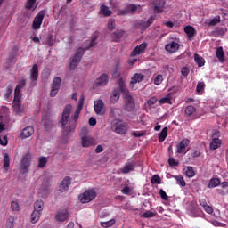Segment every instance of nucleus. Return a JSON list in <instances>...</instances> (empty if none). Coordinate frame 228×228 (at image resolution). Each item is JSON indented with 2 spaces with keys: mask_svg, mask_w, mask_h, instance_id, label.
Wrapping results in <instances>:
<instances>
[{
  "mask_svg": "<svg viewBox=\"0 0 228 228\" xmlns=\"http://www.w3.org/2000/svg\"><path fill=\"white\" fill-rule=\"evenodd\" d=\"M216 24H220V16H216L208 23L209 26H216Z\"/></svg>",
  "mask_w": 228,
  "mask_h": 228,
  "instance_id": "51",
  "label": "nucleus"
},
{
  "mask_svg": "<svg viewBox=\"0 0 228 228\" xmlns=\"http://www.w3.org/2000/svg\"><path fill=\"white\" fill-rule=\"evenodd\" d=\"M110 81V77L108 74L103 73L100 76V77L96 78L94 83V88H99V86H106Z\"/></svg>",
  "mask_w": 228,
  "mask_h": 228,
  "instance_id": "11",
  "label": "nucleus"
},
{
  "mask_svg": "<svg viewBox=\"0 0 228 228\" xmlns=\"http://www.w3.org/2000/svg\"><path fill=\"white\" fill-rule=\"evenodd\" d=\"M163 83V75L159 74L155 77L154 78V85H156V86H159V85H161Z\"/></svg>",
  "mask_w": 228,
  "mask_h": 228,
  "instance_id": "47",
  "label": "nucleus"
},
{
  "mask_svg": "<svg viewBox=\"0 0 228 228\" xmlns=\"http://www.w3.org/2000/svg\"><path fill=\"white\" fill-rule=\"evenodd\" d=\"M59 90H60V89H56V88H54V87H52V90H51V92H50V95H51L52 97H56V95H57Z\"/></svg>",
  "mask_w": 228,
  "mask_h": 228,
  "instance_id": "63",
  "label": "nucleus"
},
{
  "mask_svg": "<svg viewBox=\"0 0 228 228\" xmlns=\"http://www.w3.org/2000/svg\"><path fill=\"white\" fill-rule=\"evenodd\" d=\"M26 86V79H22L20 81L19 85L16 86L14 90V95L18 97H21L20 95V90H22Z\"/></svg>",
  "mask_w": 228,
  "mask_h": 228,
  "instance_id": "32",
  "label": "nucleus"
},
{
  "mask_svg": "<svg viewBox=\"0 0 228 228\" xmlns=\"http://www.w3.org/2000/svg\"><path fill=\"white\" fill-rule=\"evenodd\" d=\"M86 53V49L83 47H79L73 56L71 62L69 63V70H76V68L81 63V60Z\"/></svg>",
  "mask_w": 228,
  "mask_h": 228,
  "instance_id": "5",
  "label": "nucleus"
},
{
  "mask_svg": "<svg viewBox=\"0 0 228 228\" xmlns=\"http://www.w3.org/2000/svg\"><path fill=\"white\" fill-rule=\"evenodd\" d=\"M100 13L102 15H103V17H111V15H113V12H111V10H110V7L102 4L100 7Z\"/></svg>",
  "mask_w": 228,
  "mask_h": 228,
  "instance_id": "29",
  "label": "nucleus"
},
{
  "mask_svg": "<svg viewBox=\"0 0 228 228\" xmlns=\"http://www.w3.org/2000/svg\"><path fill=\"white\" fill-rule=\"evenodd\" d=\"M143 53V44H141L139 46L137 45L131 53V58H134V56H138V54H142Z\"/></svg>",
  "mask_w": 228,
  "mask_h": 228,
  "instance_id": "33",
  "label": "nucleus"
},
{
  "mask_svg": "<svg viewBox=\"0 0 228 228\" xmlns=\"http://www.w3.org/2000/svg\"><path fill=\"white\" fill-rule=\"evenodd\" d=\"M45 165H47V159L45 157H39L37 167L44 168V167H45Z\"/></svg>",
  "mask_w": 228,
  "mask_h": 228,
  "instance_id": "44",
  "label": "nucleus"
},
{
  "mask_svg": "<svg viewBox=\"0 0 228 228\" xmlns=\"http://www.w3.org/2000/svg\"><path fill=\"white\" fill-rule=\"evenodd\" d=\"M189 145H190V141L188 139L182 140L176 146V149H177L176 152L178 154H183V152L186 151V147H188Z\"/></svg>",
  "mask_w": 228,
  "mask_h": 228,
  "instance_id": "20",
  "label": "nucleus"
},
{
  "mask_svg": "<svg viewBox=\"0 0 228 228\" xmlns=\"http://www.w3.org/2000/svg\"><path fill=\"white\" fill-rule=\"evenodd\" d=\"M168 163H169V167H179V161L175 160L172 157L168 159Z\"/></svg>",
  "mask_w": 228,
  "mask_h": 228,
  "instance_id": "54",
  "label": "nucleus"
},
{
  "mask_svg": "<svg viewBox=\"0 0 228 228\" xmlns=\"http://www.w3.org/2000/svg\"><path fill=\"white\" fill-rule=\"evenodd\" d=\"M119 63L117 62L113 68V76H117V77H118V76H120V73H118V67Z\"/></svg>",
  "mask_w": 228,
  "mask_h": 228,
  "instance_id": "59",
  "label": "nucleus"
},
{
  "mask_svg": "<svg viewBox=\"0 0 228 228\" xmlns=\"http://www.w3.org/2000/svg\"><path fill=\"white\" fill-rule=\"evenodd\" d=\"M94 111L96 115H104V102L102 100L94 101Z\"/></svg>",
  "mask_w": 228,
  "mask_h": 228,
  "instance_id": "16",
  "label": "nucleus"
},
{
  "mask_svg": "<svg viewBox=\"0 0 228 228\" xmlns=\"http://www.w3.org/2000/svg\"><path fill=\"white\" fill-rule=\"evenodd\" d=\"M95 44H97V43L94 40L91 39L89 45L83 49H86V51H88V49H90L91 47H94L95 45Z\"/></svg>",
  "mask_w": 228,
  "mask_h": 228,
  "instance_id": "64",
  "label": "nucleus"
},
{
  "mask_svg": "<svg viewBox=\"0 0 228 228\" xmlns=\"http://www.w3.org/2000/svg\"><path fill=\"white\" fill-rule=\"evenodd\" d=\"M194 61H196L198 67H204L206 61L198 53L194 54Z\"/></svg>",
  "mask_w": 228,
  "mask_h": 228,
  "instance_id": "37",
  "label": "nucleus"
},
{
  "mask_svg": "<svg viewBox=\"0 0 228 228\" xmlns=\"http://www.w3.org/2000/svg\"><path fill=\"white\" fill-rule=\"evenodd\" d=\"M154 20H156V15L150 16L149 19L143 22V29H147V28H150L151 24L154 23Z\"/></svg>",
  "mask_w": 228,
  "mask_h": 228,
  "instance_id": "38",
  "label": "nucleus"
},
{
  "mask_svg": "<svg viewBox=\"0 0 228 228\" xmlns=\"http://www.w3.org/2000/svg\"><path fill=\"white\" fill-rule=\"evenodd\" d=\"M142 81H143V75L135 73V74L132 77L131 81H130V86H131V88H134V86H136V84L142 83Z\"/></svg>",
  "mask_w": 228,
  "mask_h": 228,
  "instance_id": "23",
  "label": "nucleus"
},
{
  "mask_svg": "<svg viewBox=\"0 0 228 228\" xmlns=\"http://www.w3.org/2000/svg\"><path fill=\"white\" fill-rule=\"evenodd\" d=\"M60 86H61V77H56L53 79L52 88H55L57 90H60Z\"/></svg>",
  "mask_w": 228,
  "mask_h": 228,
  "instance_id": "41",
  "label": "nucleus"
},
{
  "mask_svg": "<svg viewBox=\"0 0 228 228\" xmlns=\"http://www.w3.org/2000/svg\"><path fill=\"white\" fill-rule=\"evenodd\" d=\"M44 211V202L42 200H38L34 203V211L31 214V224H37L38 220H40V216H42V212Z\"/></svg>",
  "mask_w": 228,
  "mask_h": 228,
  "instance_id": "3",
  "label": "nucleus"
},
{
  "mask_svg": "<svg viewBox=\"0 0 228 228\" xmlns=\"http://www.w3.org/2000/svg\"><path fill=\"white\" fill-rule=\"evenodd\" d=\"M151 184H161V177L158 175H153L151 177Z\"/></svg>",
  "mask_w": 228,
  "mask_h": 228,
  "instance_id": "49",
  "label": "nucleus"
},
{
  "mask_svg": "<svg viewBox=\"0 0 228 228\" xmlns=\"http://www.w3.org/2000/svg\"><path fill=\"white\" fill-rule=\"evenodd\" d=\"M156 215H158L156 211H146L143 213V218H153V216H156Z\"/></svg>",
  "mask_w": 228,
  "mask_h": 228,
  "instance_id": "50",
  "label": "nucleus"
},
{
  "mask_svg": "<svg viewBox=\"0 0 228 228\" xmlns=\"http://www.w3.org/2000/svg\"><path fill=\"white\" fill-rule=\"evenodd\" d=\"M29 79L32 83L38 81V64H34L30 69Z\"/></svg>",
  "mask_w": 228,
  "mask_h": 228,
  "instance_id": "15",
  "label": "nucleus"
},
{
  "mask_svg": "<svg viewBox=\"0 0 228 228\" xmlns=\"http://www.w3.org/2000/svg\"><path fill=\"white\" fill-rule=\"evenodd\" d=\"M195 113H197V108L193 105H188L184 110V116L187 118L192 117V118H199V117H195Z\"/></svg>",
  "mask_w": 228,
  "mask_h": 228,
  "instance_id": "18",
  "label": "nucleus"
},
{
  "mask_svg": "<svg viewBox=\"0 0 228 228\" xmlns=\"http://www.w3.org/2000/svg\"><path fill=\"white\" fill-rule=\"evenodd\" d=\"M158 102V98L156 97H151L150 100H148V105L149 106H154Z\"/></svg>",
  "mask_w": 228,
  "mask_h": 228,
  "instance_id": "62",
  "label": "nucleus"
},
{
  "mask_svg": "<svg viewBox=\"0 0 228 228\" xmlns=\"http://www.w3.org/2000/svg\"><path fill=\"white\" fill-rule=\"evenodd\" d=\"M35 134V128L33 126H27L21 132V138H29Z\"/></svg>",
  "mask_w": 228,
  "mask_h": 228,
  "instance_id": "25",
  "label": "nucleus"
},
{
  "mask_svg": "<svg viewBox=\"0 0 228 228\" xmlns=\"http://www.w3.org/2000/svg\"><path fill=\"white\" fill-rule=\"evenodd\" d=\"M216 56L221 63L225 61V54L224 53V47L219 46L216 48Z\"/></svg>",
  "mask_w": 228,
  "mask_h": 228,
  "instance_id": "28",
  "label": "nucleus"
},
{
  "mask_svg": "<svg viewBox=\"0 0 228 228\" xmlns=\"http://www.w3.org/2000/svg\"><path fill=\"white\" fill-rule=\"evenodd\" d=\"M111 129L118 134H126L127 131V125L120 119H116L112 123Z\"/></svg>",
  "mask_w": 228,
  "mask_h": 228,
  "instance_id": "6",
  "label": "nucleus"
},
{
  "mask_svg": "<svg viewBox=\"0 0 228 228\" xmlns=\"http://www.w3.org/2000/svg\"><path fill=\"white\" fill-rule=\"evenodd\" d=\"M134 162H127L126 163L125 167L121 169L122 174H129V172H133L134 170Z\"/></svg>",
  "mask_w": 228,
  "mask_h": 228,
  "instance_id": "30",
  "label": "nucleus"
},
{
  "mask_svg": "<svg viewBox=\"0 0 228 228\" xmlns=\"http://www.w3.org/2000/svg\"><path fill=\"white\" fill-rule=\"evenodd\" d=\"M70 113H72V105L68 104L65 106L61 118L59 121L61 127L67 133V134H69V133H72V131L76 129V123H72V121H69V120H70Z\"/></svg>",
  "mask_w": 228,
  "mask_h": 228,
  "instance_id": "1",
  "label": "nucleus"
},
{
  "mask_svg": "<svg viewBox=\"0 0 228 228\" xmlns=\"http://www.w3.org/2000/svg\"><path fill=\"white\" fill-rule=\"evenodd\" d=\"M138 10V6L135 4H127L124 9L118 11L117 15L126 17V15H131Z\"/></svg>",
  "mask_w": 228,
  "mask_h": 228,
  "instance_id": "10",
  "label": "nucleus"
},
{
  "mask_svg": "<svg viewBox=\"0 0 228 228\" xmlns=\"http://www.w3.org/2000/svg\"><path fill=\"white\" fill-rule=\"evenodd\" d=\"M37 0H27L25 3L26 10H36L37 9Z\"/></svg>",
  "mask_w": 228,
  "mask_h": 228,
  "instance_id": "36",
  "label": "nucleus"
},
{
  "mask_svg": "<svg viewBox=\"0 0 228 228\" xmlns=\"http://www.w3.org/2000/svg\"><path fill=\"white\" fill-rule=\"evenodd\" d=\"M180 45L175 41H172L171 43L166 45L165 49L167 53H177L179 51Z\"/></svg>",
  "mask_w": 228,
  "mask_h": 228,
  "instance_id": "21",
  "label": "nucleus"
},
{
  "mask_svg": "<svg viewBox=\"0 0 228 228\" xmlns=\"http://www.w3.org/2000/svg\"><path fill=\"white\" fill-rule=\"evenodd\" d=\"M121 192L123 195H129L131 193V188L129 186H125L122 190Z\"/></svg>",
  "mask_w": 228,
  "mask_h": 228,
  "instance_id": "60",
  "label": "nucleus"
},
{
  "mask_svg": "<svg viewBox=\"0 0 228 228\" xmlns=\"http://www.w3.org/2000/svg\"><path fill=\"white\" fill-rule=\"evenodd\" d=\"M69 219V210L67 208L57 211L55 215V220L57 222H65Z\"/></svg>",
  "mask_w": 228,
  "mask_h": 228,
  "instance_id": "13",
  "label": "nucleus"
},
{
  "mask_svg": "<svg viewBox=\"0 0 228 228\" xmlns=\"http://www.w3.org/2000/svg\"><path fill=\"white\" fill-rule=\"evenodd\" d=\"M126 35V31L123 29H117L111 34L113 42H120L121 38Z\"/></svg>",
  "mask_w": 228,
  "mask_h": 228,
  "instance_id": "22",
  "label": "nucleus"
},
{
  "mask_svg": "<svg viewBox=\"0 0 228 228\" xmlns=\"http://www.w3.org/2000/svg\"><path fill=\"white\" fill-rule=\"evenodd\" d=\"M81 142L83 147H92V145H95V140L90 136H83Z\"/></svg>",
  "mask_w": 228,
  "mask_h": 228,
  "instance_id": "24",
  "label": "nucleus"
},
{
  "mask_svg": "<svg viewBox=\"0 0 228 228\" xmlns=\"http://www.w3.org/2000/svg\"><path fill=\"white\" fill-rule=\"evenodd\" d=\"M181 74L183 76V77H188V74H190V69H188V67L182 68Z\"/></svg>",
  "mask_w": 228,
  "mask_h": 228,
  "instance_id": "56",
  "label": "nucleus"
},
{
  "mask_svg": "<svg viewBox=\"0 0 228 228\" xmlns=\"http://www.w3.org/2000/svg\"><path fill=\"white\" fill-rule=\"evenodd\" d=\"M159 104H172V94H168L166 97L159 101Z\"/></svg>",
  "mask_w": 228,
  "mask_h": 228,
  "instance_id": "40",
  "label": "nucleus"
},
{
  "mask_svg": "<svg viewBox=\"0 0 228 228\" xmlns=\"http://www.w3.org/2000/svg\"><path fill=\"white\" fill-rule=\"evenodd\" d=\"M221 188L216 189L218 195H228V182H223L220 184Z\"/></svg>",
  "mask_w": 228,
  "mask_h": 228,
  "instance_id": "27",
  "label": "nucleus"
},
{
  "mask_svg": "<svg viewBox=\"0 0 228 228\" xmlns=\"http://www.w3.org/2000/svg\"><path fill=\"white\" fill-rule=\"evenodd\" d=\"M11 208L12 211H20V207L17 201L11 202Z\"/></svg>",
  "mask_w": 228,
  "mask_h": 228,
  "instance_id": "52",
  "label": "nucleus"
},
{
  "mask_svg": "<svg viewBox=\"0 0 228 228\" xmlns=\"http://www.w3.org/2000/svg\"><path fill=\"white\" fill-rule=\"evenodd\" d=\"M15 217L12 216H10L9 218L7 219L5 227L6 228H14L15 227Z\"/></svg>",
  "mask_w": 228,
  "mask_h": 228,
  "instance_id": "42",
  "label": "nucleus"
},
{
  "mask_svg": "<svg viewBox=\"0 0 228 228\" xmlns=\"http://www.w3.org/2000/svg\"><path fill=\"white\" fill-rule=\"evenodd\" d=\"M97 197V191L95 189L91 188L86 190L85 192L78 196V200L82 204H88V202H92V200H95Z\"/></svg>",
  "mask_w": 228,
  "mask_h": 228,
  "instance_id": "4",
  "label": "nucleus"
},
{
  "mask_svg": "<svg viewBox=\"0 0 228 228\" xmlns=\"http://www.w3.org/2000/svg\"><path fill=\"white\" fill-rule=\"evenodd\" d=\"M159 195L163 200H168V195H167V192L163 189L159 190Z\"/></svg>",
  "mask_w": 228,
  "mask_h": 228,
  "instance_id": "58",
  "label": "nucleus"
},
{
  "mask_svg": "<svg viewBox=\"0 0 228 228\" xmlns=\"http://www.w3.org/2000/svg\"><path fill=\"white\" fill-rule=\"evenodd\" d=\"M222 145V141L218 138H214L210 142L211 151H216Z\"/></svg>",
  "mask_w": 228,
  "mask_h": 228,
  "instance_id": "34",
  "label": "nucleus"
},
{
  "mask_svg": "<svg viewBox=\"0 0 228 228\" xmlns=\"http://www.w3.org/2000/svg\"><path fill=\"white\" fill-rule=\"evenodd\" d=\"M101 226L107 228V227H111L112 225H115V219H111L110 221L107 222H101Z\"/></svg>",
  "mask_w": 228,
  "mask_h": 228,
  "instance_id": "46",
  "label": "nucleus"
},
{
  "mask_svg": "<svg viewBox=\"0 0 228 228\" xmlns=\"http://www.w3.org/2000/svg\"><path fill=\"white\" fill-rule=\"evenodd\" d=\"M83 106H85V96L82 94L79 98L78 105L73 116V120L75 123L77 122V120L79 119V113H81V110H83Z\"/></svg>",
  "mask_w": 228,
  "mask_h": 228,
  "instance_id": "12",
  "label": "nucleus"
},
{
  "mask_svg": "<svg viewBox=\"0 0 228 228\" xmlns=\"http://www.w3.org/2000/svg\"><path fill=\"white\" fill-rule=\"evenodd\" d=\"M20 99L21 96H16L14 95V99H13V110L19 115V113H22L23 111V108L22 105L20 104Z\"/></svg>",
  "mask_w": 228,
  "mask_h": 228,
  "instance_id": "14",
  "label": "nucleus"
},
{
  "mask_svg": "<svg viewBox=\"0 0 228 228\" xmlns=\"http://www.w3.org/2000/svg\"><path fill=\"white\" fill-rule=\"evenodd\" d=\"M220 184H222V183L219 178H212L209 181L208 188H216V186H220Z\"/></svg>",
  "mask_w": 228,
  "mask_h": 228,
  "instance_id": "39",
  "label": "nucleus"
},
{
  "mask_svg": "<svg viewBox=\"0 0 228 228\" xmlns=\"http://www.w3.org/2000/svg\"><path fill=\"white\" fill-rule=\"evenodd\" d=\"M30 165H31V154L27 153L21 160V165H20L21 174H28V172H29Z\"/></svg>",
  "mask_w": 228,
  "mask_h": 228,
  "instance_id": "9",
  "label": "nucleus"
},
{
  "mask_svg": "<svg viewBox=\"0 0 228 228\" xmlns=\"http://www.w3.org/2000/svg\"><path fill=\"white\" fill-rule=\"evenodd\" d=\"M53 35L49 34L46 40V44L47 45H49V47H53V45L54 44V41H53Z\"/></svg>",
  "mask_w": 228,
  "mask_h": 228,
  "instance_id": "57",
  "label": "nucleus"
},
{
  "mask_svg": "<svg viewBox=\"0 0 228 228\" xmlns=\"http://www.w3.org/2000/svg\"><path fill=\"white\" fill-rule=\"evenodd\" d=\"M183 29H184V33H186L189 40H193V38L195 37V33H196L195 28L188 25V26L184 27Z\"/></svg>",
  "mask_w": 228,
  "mask_h": 228,
  "instance_id": "26",
  "label": "nucleus"
},
{
  "mask_svg": "<svg viewBox=\"0 0 228 228\" xmlns=\"http://www.w3.org/2000/svg\"><path fill=\"white\" fill-rule=\"evenodd\" d=\"M167 136H168V127H164L161 133L159 134V142L161 143L164 140H167Z\"/></svg>",
  "mask_w": 228,
  "mask_h": 228,
  "instance_id": "35",
  "label": "nucleus"
},
{
  "mask_svg": "<svg viewBox=\"0 0 228 228\" xmlns=\"http://www.w3.org/2000/svg\"><path fill=\"white\" fill-rule=\"evenodd\" d=\"M118 85L121 88L123 99L125 101V110H126V111H134L136 104L134 103V100L133 99V96H131L129 90L126 87V83H124L122 77L118 80Z\"/></svg>",
  "mask_w": 228,
  "mask_h": 228,
  "instance_id": "2",
  "label": "nucleus"
},
{
  "mask_svg": "<svg viewBox=\"0 0 228 228\" xmlns=\"http://www.w3.org/2000/svg\"><path fill=\"white\" fill-rule=\"evenodd\" d=\"M165 6H167V1L165 0H153L151 2V9L155 15L163 13V12H165Z\"/></svg>",
  "mask_w": 228,
  "mask_h": 228,
  "instance_id": "7",
  "label": "nucleus"
},
{
  "mask_svg": "<svg viewBox=\"0 0 228 228\" xmlns=\"http://www.w3.org/2000/svg\"><path fill=\"white\" fill-rule=\"evenodd\" d=\"M108 29L113 31L115 29V19H110L108 22Z\"/></svg>",
  "mask_w": 228,
  "mask_h": 228,
  "instance_id": "53",
  "label": "nucleus"
},
{
  "mask_svg": "<svg viewBox=\"0 0 228 228\" xmlns=\"http://www.w3.org/2000/svg\"><path fill=\"white\" fill-rule=\"evenodd\" d=\"M120 93L122 94V87L118 85V87L114 89L110 95V102L115 104V102H118L120 99Z\"/></svg>",
  "mask_w": 228,
  "mask_h": 228,
  "instance_id": "17",
  "label": "nucleus"
},
{
  "mask_svg": "<svg viewBox=\"0 0 228 228\" xmlns=\"http://www.w3.org/2000/svg\"><path fill=\"white\" fill-rule=\"evenodd\" d=\"M174 178L175 179L177 184H179L180 186H186V182L184 181V178L181 175H176V176H174Z\"/></svg>",
  "mask_w": 228,
  "mask_h": 228,
  "instance_id": "45",
  "label": "nucleus"
},
{
  "mask_svg": "<svg viewBox=\"0 0 228 228\" xmlns=\"http://www.w3.org/2000/svg\"><path fill=\"white\" fill-rule=\"evenodd\" d=\"M185 175L186 177H189V178L195 177V170H193V167L191 166L187 167L185 170Z\"/></svg>",
  "mask_w": 228,
  "mask_h": 228,
  "instance_id": "43",
  "label": "nucleus"
},
{
  "mask_svg": "<svg viewBox=\"0 0 228 228\" xmlns=\"http://www.w3.org/2000/svg\"><path fill=\"white\" fill-rule=\"evenodd\" d=\"M0 145H3V147H6V145H8V136L4 135L0 137Z\"/></svg>",
  "mask_w": 228,
  "mask_h": 228,
  "instance_id": "55",
  "label": "nucleus"
},
{
  "mask_svg": "<svg viewBox=\"0 0 228 228\" xmlns=\"http://www.w3.org/2000/svg\"><path fill=\"white\" fill-rule=\"evenodd\" d=\"M44 17H45V10L40 11L36 15L32 23V29H35V31L40 29V28L42 27V22H44Z\"/></svg>",
  "mask_w": 228,
  "mask_h": 228,
  "instance_id": "8",
  "label": "nucleus"
},
{
  "mask_svg": "<svg viewBox=\"0 0 228 228\" xmlns=\"http://www.w3.org/2000/svg\"><path fill=\"white\" fill-rule=\"evenodd\" d=\"M8 168H10V155L7 153L4 156L3 169L4 174H8Z\"/></svg>",
  "mask_w": 228,
  "mask_h": 228,
  "instance_id": "31",
  "label": "nucleus"
},
{
  "mask_svg": "<svg viewBox=\"0 0 228 228\" xmlns=\"http://www.w3.org/2000/svg\"><path fill=\"white\" fill-rule=\"evenodd\" d=\"M70 181H72L70 177L66 176L60 184L59 191H61V193L67 191V190H69V186H70Z\"/></svg>",
  "mask_w": 228,
  "mask_h": 228,
  "instance_id": "19",
  "label": "nucleus"
},
{
  "mask_svg": "<svg viewBox=\"0 0 228 228\" xmlns=\"http://www.w3.org/2000/svg\"><path fill=\"white\" fill-rule=\"evenodd\" d=\"M204 88H206V84H204V82L198 83L196 87L197 94H202V92H204Z\"/></svg>",
  "mask_w": 228,
  "mask_h": 228,
  "instance_id": "48",
  "label": "nucleus"
},
{
  "mask_svg": "<svg viewBox=\"0 0 228 228\" xmlns=\"http://www.w3.org/2000/svg\"><path fill=\"white\" fill-rule=\"evenodd\" d=\"M204 211H206V213H208V215L213 214V207L207 205L203 208Z\"/></svg>",
  "mask_w": 228,
  "mask_h": 228,
  "instance_id": "61",
  "label": "nucleus"
}]
</instances>
